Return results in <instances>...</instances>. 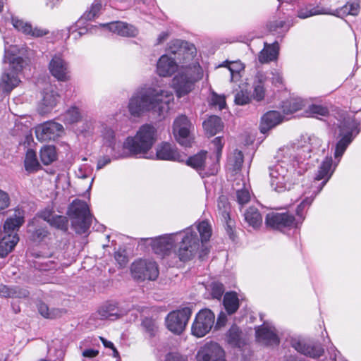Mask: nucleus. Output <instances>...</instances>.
I'll list each match as a JSON object with an SVG mask.
<instances>
[{
    "label": "nucleus",
    "instance_id": "obj_1",
    "mask_svg": "<svg viewBox=\"0 0 361 361\" xmlns=\"http://www.w3.org/2000/svg\"><path fill=\"white\" fill-rule=\"evenodd\" d=\"M173 95L169 90L145 88L135 93L129 99L128 109L133 117H140L145 112L162 116L169 109Z\"/></svg>",
    "mask_w": 361,
    "mask_h": 361
},
{
    "label": "nucleus",
    "instance_id": "obj_2",
    "mask_svg": "<svg viewBox=\"0 0 361 361\" xmlns=\"http://www.w3.org/2000/svg\"><path fill=\"white\" fill-rule=\"evenodd\" d=\"M178 240L180 239L178 248L173 252V263L178 261L185 262L192 259L200 250V244L209 240L212 235L211 226L203 221L197 226H192L183 231L176 233Z\"/></svg>",
    "mask_w": 361,
    "mask_h": 361
},
{
    "label": "nucleus",
    "instance_id": "obj_3",
    "mask_svg": "<svg viewBox=\"0 0 361 361\" xmlns=\"http://www.w3.org/2000/svg\"><path fill=\"white\" fill-rule=\"evenodd\" d=\"M322 144V140L314 135H302L293 144L279 149L277 152V157L293 161V167L296 164L300 169L298 173L302 174L309 167L310 163L307 161L313 154H316L321 151ZM322 152H324V149Z\"/></svg>",
    "mask_w": 361,
    "mask_h": 361
},
{
    "label": "nucleus",
    "instance_id": "obj_4",
    "mask_svg": "<svg viewBox=\"0 0 361 361\" xmlns=\"http://www.w3.org/2000/svg\"><path fill=\"white\" fill-rule=\"evenodd\" d=\"M157 140V129L151 124L141 126L133 137H128L122 145V152L115 154V159L145 157Z\"/></svg>",
    "mask_w": 361,
    "mask_h": 361
},
{
    "label": "nucleus",
    "instance_id": "obj_5",
    "mask_svg": "<svg viewBox=\"0 0 361 361\" xmlns=\"http://www.w3.org/2000/svg\"><path fill=\"white\" fill-rule=\"evenodd\" d=\"M5 42L4 62H8L9 69L3 73L0 80V87L3 91L9 93L20 82L18 74L23 70L25 61L20 56H16L18 48L16 46L7 47Z\"/></svg>",
    "mask_w": 361,
    "mask_h": 361
},
{
    "label": "nucleus",
    "instance_id": "obj_6",
    "mask_svg": "<svg viewBox=\"0 0 361 361\" xmlns=\"http://www.w3.org/2000/svg\"><path fill=\"white\" fill-rule=\"evenodd\" d=\"M203 76L202 68L198 64L188 66L178 72L173 79V86L178 97L190 93L195 83Z\"/></svg>",
    "mask_w": 361,
    "mask_h": 361
},
{
    "label": "nucleus",
    "instance_id": "obj_7",
    "mask_svg": "<svg viewBox=\"0 0 361 361\" xmlns=\"http://www.w3.org/2000/svg\"><path fill=\"white\" fill-rule=\"evenodd\" d=\"M188 43L180 40H173L170 42L169 53L174 55L171 57L168 54L161 56L157 64V72L160 76L167 77L176 72L178 68L177 61L183 54Z\"/></svg>",
    "mask_w": 361,
    "mask_h": 361
},
{
    "label": "nucleus",
    "instance_id": "obj_8",
    "mask_svg": "<svg viewBox=\"0 0 361 361\" xmlns=\"http://www.w3.org/2000/svg\"><path fill=\"white\" fill-rule=\"evenodd\" d=\"M275 164L269 166V176L271 178V187L276 192H281L289 190L292 183L290 171L289 170V160L279 159L276 157Z\"/></svg>",
    "mask_w": 361,
    "mask_h": 361
},
{
    "label": "nucleus",
    "instance_id": "obj_9",
    "mask_svg": "<svg viewBox=\"0 0 361 361\" xmlns=\"http://www.w3.org/2000/svg\"><path fill=\"white\" fill-rule=\"evenodd\" d=\"M72 221V226L76 233H85L90 228L92 216L87 203L82 200H74L68 210Z\"/></svg>",
    "mask_w": 361,
    "mask_h": 361
},
{
    "label": "nucleus",
    "instance_id": "obj_10",
    "mask_svg": "<svg viewBox=\"0 0 361 361\" xmlns=\"http://www.w3.org/2000/svg\"><path fill=\"white\" fill-rule=\"evenodd\" d=\"M358 123L356 121L350 117H347L343 119L339 126L341 139L338 141L336 145L334 157L336 159H340L348 145L353 140V134L356 132L359 133L357 130Z\"/></svg>",
    "mask_w": 361,
    "mask_h": 361
},
{
    "label": "nucleus",
    "instance_id": "obj_11",
    "mask_svg": "<svg viewBox=\"0 0 361 361\" xmlns=\"http://www.w3.org/2000/svg\"><path fill=\"white\" fill-rule=\"evenodd\" d=\"M130 271L135 280L143 281H154L159 276V269L155 262L139 259L134 262L130 267Z\"/></svg>",
    "mask_w": 361,
    "mask_h": 361
},
{
    "label": "nucleus",
    "instance_id": "obj_12",
    "mask_svg": "<svg viewBox=\"0 0 361 361\" xmlns=\"http://www.w3.org/2000/svg\"><path fill=\"white\" fill-rule=\"evenodd\" d=\"M193 126L185 115L178 116L173 123V134L176 140L182 146H190Z\"/></svg>",
    "mask_w": 361,
    "mask_h": 361
},
{
    "label": "nucleus",
    "instance_id": "obj_13",
    "mask_svg": "<svg viewBox=\"0 0 361 361\" xmlns=\"http://www.w3.org/2000/svg\"><path fill=\"white\" fill-rule=\"evenodd\" d=\"M176 233L160 235L150 239V245L154 252L160 257H170L173 261L175 243L178 241Z\"/></svg>",
    "mask_w": 361,
    "mask_h": 361
},
{
    "label": "nucleus",
    "instance_id": "obj_14",
    "mask_svg": "<svg viewBox=\"0 0 361 361\" xmlns=\"http://www.w3.org/2000/svg\"><path fill=\"white\" fill-rule=\"evenodd\" d=\"M191 314L192 309L189 307L171 312L166 317L167 329L173 334H180L185 330Z\"/></svg>",
    "mask_w": 361,
    "mask_h": 361
},
{
    "label": "nucleus",
    "instance_id": "obj_15",
    "mask_svg": "<svg viewBox=\"0 0 361 361\" xmlns=\"http://www.w3.org/2000/svg\"><path fill=\"white\" fill-rule=\"evenodd\" d=\"M186 164L197 171L202 177L214 175L218 171L217 161L208 159L207 152H201L190 157L187 159Z\"/></svg>",
    "mask_w": 361,
    "mask_h": 361
},
{
    "label": "nucleus",
    "instance_id": "obj_16",
    "mask_svg": "<svg viewBox=\"0 0 361 361\" xmlns=\"http://www.w3.org/2000/svg\"><path fill=\"white\" fill-rule=\"evenodd\" d=\"M215 315L209 309L200 310L196 315L192 326V333L197 337L205 336L214 324Z\"/></svg>",
    "mask_w": 361,
    "mask_h": 361
},
{
    "label": "nucleus",
    "instance_id": "obj_17",
    "mask_svg": "<svg viewBox=\"0 0 361 361\" xmlns=\"http://www.w3.org/2000/svg\"><path fill=\"white\" fill-rule=\"evenodd\" d=\"M265 222L267 226L279 231L296 227L298 224L295 216L288 212L269 213L266 216Z\"/></svg>",
    "mask_w": 361,
    "mask_h": 361
},
{
    "label": "nucleus",
    "instance_id": "obj_18",
    "mask_svg": "<svg viewBox=\"0 0 361 361\" xmlns=\"http://www.w3.org/2000/svg\"><path fill=\"white\" fill-rule=\"evenodd\" d=\"M63 130V127L61 124L49 121L38 126L36 128L35 133L39 140L46 142L54 140L61 135Z\"/></svg>",
    "mask_w": 361,
    "mask_h": 361
},
{
    "label": "nucleus",
    "instance_id": "obj_19",
    "mask_svg": "<svg viewBox=\"0 0 361 361\" xmlns=\"http://www.w3.org/2000/svg\"><path fill=\"white\" fill-rule=\"evenodd\" d=\"M291 345L298 353L314 359L321 357L324 353V348L319 342H306L304 340L293 339Z\"/></svg>",
    "mask_w": 361,
    "mask_h": 361
},
{
    "label": "nucleus",
    "instance_id": "obj_20",
    "mask_svg": "<svg viewBox=\"0 0 361 361\" xmlns=\"http://www.w3.org/2000/svg\"><path fill=\"white\" fill-rule=\"evenodd\" d=\"M197 361H226L224 351L216 343L205 344L197 353Z\"/></svg>",
    "mask_w": 361,
    "mask_h": 361
},
{
    "label": "nucleus",
    "instance_id": "obj_21",
    "mask_svg": "<svg viewBox=\"0 0 361 361\" xmlns=\"http://www.w3.org/2000/svg\"><path fill=\"white\" fill-rule=\"evenodd\" d=\"M338 163H336L333 165V159L331 157H327L324 159V160L322 162L319 166L317 173L315 175L314 180H322L319 190L317 193H315L314 196L319 193L323 187L326 184L329 180L331 178L333 175L335 169L337 166Z\"/></svg>",
    "mask_w": 361,
    "mask_h": 361
},
{
    "label": "nucleus",
    "instance_id": "obj_22",
    "mask_svg": "<svg viewBox=\"0 0 361 361\" xmlns=\"http://www.w3.org/2000/svg\"><path fill=\"white\" fill-rule=\"evenodd\" d=\"M49 69L51 75L60 81H67L69 79L68 64L61 56L55 55L51 60Z\"/></svg>",
    "mask_w": 361,
    "mask_h": 361
},
{
    "label": "nucleus",
    "instance_id": "obj_23",
    "mask_svg": "<svg viewBox=\"0 0 361 361\" xmlns=\"http://www.w3.org/2000/svg\"><path fill=\"white\" fill-rule=\"evenodd\" d=\"M256 338L266 345H278L280 342L275 328L265 323L256 329Z\"/></svg>",
    "mask_w": 361,
    "mask_h": 361
},
{
    "label": "nucleus",
    "instance_id": "obj_24",
    "mask_svg": "<svg viewBox=\"0 0 361 361\" xmlns=\"http://www.w3.org/2000/svg\"><path fill=\"white\" fill-rule=\"evenodd\" d=\"M25 223V211L17 207L13 210V214L4 222V231L6 234H17L16 231Z\"/></svg>",
    "mask_w": 361,
    "mask_h": 361
},
{
    "label": "nucleus",
    "instance_id": "obj_25",
    "mask_svg": "<svg viewBox=\"0 0 361 361\" xmlns=\"http://www.w3.org/2000/svg\"><path fill=\"white\" fill-rule=\"evenodd\" d=\"M156 156L161 160L184 161V155L180 154L176 147L169 142H164L157 147Z\"/></svg>",
    "mask_w": 361,
    "mask_h": 361
},
{
    "label": "nucleus",
    "instance_id": "obj_26",
    "mask_svg": "<svg viewBox=\"0 0 361 361\" xmlns=\"http://www.w3.org/2000/svg\"><path fill=\"white\" fill-rule=\"evenodd\" d=\"M12 24L17 30L34 37H41L49 32L47 29L38 27H32L31 24L17 18H12Z\"/></svg>",
    "mask_w": 361,
    "mask_h": 361
},
{
    "label": "nucleus",
    "instance_id": "obj_27",
    "mask_svg": "<svg viewBox=\"0 0 361 361\" xmlns=\"http://www.w3.org/2000/svg\"><path fill=\"white\" fill-rule=\"evenodd\" d=\"M283 121V116L277 111H269L264 114L260 121L259 130L264 134L271 129L280 124Z\"/></svg>",
    "mask_w": 361,
    "mask_h": 361
},
{
    "label": "nucleus",
    "instance_id": "obj_28",
    "mask_svg": "<svg viewBox=\"0 0 361 361\" xmlns=\"http://www.w3.org/2000/svg\"><path fill=\"white\" fill-rule=\"evenodd\" d=\"M102 26L123 37H135L137 34V30L133 25L121 21L104 24Z\"/></svg>",
    "mask_w": 361,
    "mask_h": 361
},
{
    "label": "nucleus",
    "instance_id": "obj_29",
    "mask_svg": "<svg viewBox=\"0 0 361 361\" xmlns=\"http://www.w3.org/2000/svg\"><path fill=\"white\" fill-rule=\"evenodd\" d=\"M226 341L232 347L241 348L245 344L244 334L235 324L231 326L226 334Z\"/></svg>",
    "mask_w": 361,
    "mask_h": 361
},
{
    "label": "nucleus",
    "instance_id": "obj_30",
    "mask_svg": "<svg viewBox=\"0 0 361 361\" xmlns=\"http://www.w3.org/2000/svg\"><path fill=\"white\" fill-rule=\"evenodd\" d=\"M59 98V94L57 92L48 90L44 91L43 99L38 107L39 114H44L49 112L56 105Z\"/></svg>",
    "mask_w": 361,
    "mask_h": 361
},
{
    "label": "nucleus",
    "instance_id": "obj_31",
    "mask_svg": "<svg viewBox=\"0 0 361 361\" xmlns=\"http://www.w3.org/2000/svg\"><path fill=\"white\" fill-rule=\"evenodd\" d=\"M218 213L222 220L226 224V230L229 233L232 230L231 221L230 218L231 206L226 196L221 195L217 202Z\"/></svg>",
    "mask_w": 361,
    "mask_h": 361
},
{
    "label": "nucleus",
    "instance_id": "obj_32",
    "mask_svg": "<svg viewBox=\"0 0 361 361\" xmlns=\"http://www.w3.org/2000/svg\"><path fill=\"white\" fill-rule=\"evenodd\" d=\"M279 46L278 42L271 44H264V48L259 54V61L261 63H267L276 61L279 56Z\"/></svg>",
    "mask_w": 361,
    "mask_h": 361
},
{
    "label": "nucleus",
    "instance_id": "obj_33",
    "mask_svg": "<svg viewBox=\"0 0 361 361\" xmlns=\"http://www.w3.org/2000/svg\"><path fill=\"white\" fill-rule=\"evenodd\" d=\"M18 241V234L4 233L0 239V257L7 256L13 250Z\"/></svg>",
    "mask_w": 361,
    "mask_h": 361
},
{
    "label": "nucleus",
    "instance_id": "obj_34",
    "mask_svg": "<svg viewBox=\"0 0 361 361\" xmlns=\"http://www.w3.org/2000/svg\"><path fill=\"white\" fill-rule=\"evenodd\" d=\"M267 78L266 75L261 71H258L255 76L253 82V98L257 102H260L264 99V83L267 81Z\"/></svg>",
    "mask_w": 361,
    "mask_h": 361
},
{
    "label": "nucleus",
    "instance_id": "obj_35",
    "mask_svg": "<svg viewBox=\"0 0 361 361\" xmlns=\"http://www.w3.org/2000/svg\"><path fill=\"white\" fill-rule=\"evenodd\" d=\"M29 294L30 293L27 289L20 286H0V295L5 298L22 299L27 298Z\"/></svg>",
    "mask_w": 361,
    "mask_h": 361
},
{
    "label": "nucleus",
    "instance_id": "obj_36",
    "mask_svg": "<svg viewBox=\"0 0 361 361\" xmlns=\"http://www.w3.org/2000/svg\"><path fill=\"white\" fill-rule=\"evenodd\" d=\"M104 3H105L104 0H94L90 8L83 13L77 22L76 26L78 27L79 24H83L85 21L94 20L95 18L99 16Z\"/></svg>",
    "mask_w": 361,
    "mask_h": 361
},
{
    "label": "nucleus",
    "instance_id": "obj_37",
    "mask_svg": "<svg viewBox=\"0 0 361 361\" xmlns=\"http://www.w3.org/2000/svg\"><path fill=\"white\" fill-rule=\"evenodd\" d=\"M102 133L104 144L111 149V154L115 158V154L122 152V150L117 149L118 145L114 131L111 128L106 127Z\"/></svg>",
    "mask_w": 361,
    "mask_h": 361
},
{
    "label": "nucleus",
    "instance_id": "obj_38",
    "mask_svg": "<svg viewBox=\"0 0 361 361\" xmlns=\"http://www.w3.org/2000/svg\"><path fill=\"white\" fill-rule=\"evenodd\" d=\"M203 128L209 136H213L223 128L221 119L217 116H212L203 122Z\"/></svg>",
    "mask_w": 361,
    "mask_h": 361
},
{
    "label": "nucleus",
    "instance_id": "obj_39",
    "mask_svg": "<svg viewBox=\"0 0 361 361\" xmlns=\"http://www.w3.org/2000/svg\"><path fill=\"white\" fill-rule=\"evenodd\" d=\"M360 4L357 2H348L345 5L340 8L331 12V15L337 16L339 17L346 16L348 15L357 16L360 12Z\"/></svg>",
    "mask_w": 361,
    "mask_h": 361
},
{
    "label": "nucleus",
    "instance_id": "obj_40",
    "mask_svg": "<svg viewBox=\"0 0 361 361\" xmlns=\"http://www.w3.org/2000/svg\"><path fill=\"white\" fill-rule=\"evenodd\" d=\"M223 303L228 314L235 313L239 307V299L234 292H228L224 295Z\"/></svg>",
    "mask_w": 361,
    "mask_h": 361
},
{
    "label": "nucleus",
    "instance_id": "obj_41",
    "mask_svg": "<svg viewBox=\"0 0 361 361\" xmlns=\"http://www.w3.org/2000/svg\"><path fill=\"white\" fill-rule=\"evenodd\" d=\"M97 316L100 319L115 320L118 318L119 314L117 307L114 304L102 306L97 311Z\"/></svg>",
    "mask_w": 361,
    "mask_h": 361
},
{
    "label": "nucleus",
    "instance_id": "obj_42",
    "mask_svg": "<svg viewBox=\"0 0 361 361\" xmlns=\"http://www.w3.org/2000/svg\"><path fill=\"white\" fill-rule=\"evenodd\" d=\"M245 219L248 224L256 228L261 226L262 223V217L259 210L253 207H249L245 212Z\"/></svg>",
    "mask_w": 361,
    "mask_h": 361
},
{
    "label": "nucleus",
    "instance_id": "obj_43",
    "mask_svg": "<svg viewBox=\"0 0 361 361\" xmlns=\"http://www.w3.org/2000/svg\"><path fill=\"white\" fill-rule=\"evenodd\" d=\"M25 170L29 173L37 171L39 168V164L37 161L36 153L34 150L29 149L25 154L24 161Z\"/></svg>",
    "mask_w": 361,
    "mask_h": 361
},
{
    "label": "nucleus",
    "instance_id": "obj_44",
    "mask_svg": "<svg viewBox=\"0 0 361 361\" xmlns=\"http://www.w3.org/2000/svg\"><path fill=\"white\" fill-rule=\"evenodd\" d=\"M40 159L44 165H49L56 159V148L54 146H45L40 150Z\"/></svg>",
    "mask_w": 361,
    "mask_h": 361
},
{
    "label": "nucleus",
    "instance_id": "obj_45",
    "mask_svg": "<svg viewBox=\"0 0 361 361\" xmlns=\"http://www.w3.org/2000/svg\"><path fill=\"white\" fill-rule=\"evenodd\" d=\"M62 120L68 124L78 122L81 118V114L78 108L71 106L62 116Z\"/></svg>",
    "mask_w": 361,
    "mask_h": 361
},
{
    "label": "nucleus",
    "instance_id": "obj_46",
    "mask_svg": "<svg viewBox=\"0 0 361 361\" xmlns=\"http://www.w3.org/2000/svg\"><path fill=\"white\" fill-rule=\"evenodd\" d=\"M306 112L311 117L320 118L321 116H327L329 114L327 107L322 105L312 104L309 106Z\"/></svg>",
    "mask_w": 361,
    "mask_h": 361
},
{
    "label": "nucleus",
    "instance_id": "obj_47",
    "mask_svg": "<svg viewBox=\"0 0 361 361\" xmlns=\"http://www.w3.org/2000/svg\"><path fill=\"white\" fill-rule=\"evenodd\" d=\"M243 163V154L241 151L235 150L228 159V164L234 171H240Z\"/></svg>",
    "mask_w": 361,
    "mask_h": 361
},
{
    "label": "nucleus",
    "instance_id": "obj_48",
    "mask_svg": "<svg viewBox=\"0 0 361 361\" xmlns=\"http://www.w3.org/2000/svg\"><path fill=\"white\" fill-rule=\"evenodd\" d=\"M49 224L63 231H66L68 228V220L63 216L55 215Z\"/></svg>",
    "mask_w": 361,
    "mask_h": 361
},
{
    "label": "nucleus",
    "instance_id": "obj_49",
    "mask_svg": "<svg viewBox=\"0 0 361 361\" xmlns=\"http://www.w3.org/2000/svg\"><path fill=\"white\" fill-rule=\"evenodd\" d=\"M329 13H330V11L326 10V9H325V8L319 9L318 8H312L310 10H308V9H300L298 11V16L300 18L305 19V18H307L308 17H310V16H315V15L329 14Z\"/></svg>",
    "mask_w": 361,
    "mask_h": 361
},
{
    "label": "nucleus",
    "instance_id": "obj_50",
    "mask_svg": "<svg viewBox=\"0 0 361 361\" xmlns=\"http://www.w3.org/2000/svg\"><path fill=\"white\" fill-rule=\"evenodd\" d=\"M39 313L47 319H54L58 315V311L55 310H50L47 304L39 302L37 304Z\"/></svg>",
    "mask_w": 361,
    "mask_h": 361
},
{
    "label": "nucleus",
    "instance_id": "obj_51",
    "mask_svg": "<svg viewBox=\"0 0 361 361\" xmlns=\"http://www.w3.org/2000/svg\"><path fill=\"white\" fill-rule=\"evenodd\" d=\"M209 104L214 106H218L219 110H222L226 106V98L224 95H220L214 92H212Z\"/></svg>",
    "mask_w": 361,
    "mask_h": 361
},
{
    "label": "nucleus",
    "instance_id": "obj_52",
    "mask_svg": "<svg viewBox=\"0 0 361 361\" xmlns=\"http://www.w3.org/2000/svg\"><path fill=\"white\" fill-rule=\"evenodd\" d=\"M234 102L238 105H245L250 102V97L247 90H240L235 95Z\"/></svg>",
    "mask_w": 361,
    "mask_h": 361
},
{
    "label": "nucleus",
    "instance_id": "obj_53",
    "mask_svg": "<svg viewBox=\"0 0 361 361\" xmlns=\"http://www.w3.org/2000/svg\"><path fill=\"white\" fill-rule=\"evenodd\" d=\"M224 293V285L219 282H214L211 284V294L213 298L221 300Z\"/></svg>",
    "mask_w": 361,
    "mask_h": 361
},
{
    "label": "nucleus",
    "instance_id": "obj_54",
    "mask_svg": "<svg viewBox=\"0 0 361 361\" xmlns=\"http://www.w3.org/2000/svg\"><path fill=\"white\" fill-rule=\"evenodd\" d=\"M228 70L231 72V80L238 76L241 71L244 69V65L240 61H232L229 62L228 66Z\"/></svg>",
    "mask_w": 361,
    "mask_h": 361
},
{
    "label": "nucleus",
    "instance_id": "obj_55",
    "mask_svg": "<svg viewBox=\"0 0 361 361\" xmlns=\"http://www.w3.org/2000/svg\"><path fill=\"white\" fill-rule=\"evenodd\" d=\"M142 326L150 336L154 335L157 329L155 322L150 318L144 319L142 322Z\"/></svg>",
    "mask_w": 361,
    "mask_h": 361
},
{
    "label": "nucleus",
    "instance_id": "obj_56",
    "mask_svg": "<svg viewBox=\"0 0 361 361\" xmlns=\"http://www.w3.org/2000/svg\"><path fill=\"white\" fill-rule=\"evenodd\" d=\"M48 233L49 232L46 228L39 226L33 231L31 238L34 241L40 242L47 236Z\"/></svg>",
    "mask_w": 361,
    "mask_h": 361
},
{
    "label": "nucleus",
    "instance_id": "obj_57",
    "mask_svg": "<svg viewBox=\"0 0 361 361\" xmlns=\"http://www.w3.org/2000/svg\"><path fill=\"white\" fill-rule=\"evenodd\" d=\"M250 199V195L247 189H240L236 191V200L240 205L247 204Z\"/></svg>",
    "mask_w": 361,
    "mask_h": 361
},
{
    "label": "nucleus",
    "instance_id": "obj_58",
    "mask_svg": "<svg viewBox=\"0 0 361 361\" xmlns=\"http://www.w3.org/2000/svg\"><path fill=\"white\" fill-rule=\"evenodd\" d=\"M314 196L307 197L298 206L296 209V214L300 217V220L304 219L303 211L307 207H309L313 202Z\"/></svg>",
    "mask_w": 361,
    "mask_h": 361
},
{
    "label": "nucleus",
    "instance_id": "obj_59",
    "mask_svg": "<svg viewBox=\"0 0 361 361\" xmlns=\"http://www.w3.org/2000/svg\"><path fill=\"white\" fill-rule=\"evenodd\" d=\"M11 204L10 195L6 191L0 189V213L6 209Z\"/></svg>",
    "mask_w": 361,
    "mask_h": 361
},
{
    "label": "nucleus",
    "instance_id": "obj_60",
    "mask_svg": "<svg viewBox=\"0 0 361 361\" xmlns=\"http://www.w3.org/2000/svg\"><path fill=\"white\" fill-rule=\"evenodd\" d=\"M212 144L216 150V161H218V159L221 154V151L224 146L222 138L221 137H215L212 141Z\"/></svg>",
    "mask_w": 361,
    "mask_h": 361
},
{
    "label": "nucleus",
    "instance_id": "obj_61",
    "mask_svg": "<svg viewBox=\"0 0 361 361\" xmlns=\"http://www.w3.org/2000/svg\"><path fill=\"white\" fill-rule=\"evenodd\" d=\"M53 213L54 212L51 209L46 208L44 210L41 211L39 213L38 216L41 219H42L43 220L46 221L49 224L52 220V218H54V216H55L53 214Z\"/></svg>",
    "mask_w": 361,
    "mask_h": 361
},
{
    "label": "nucleus",
    "instance_id": "obj_62",
    "mask_svg": "<svg viewBox=\"0 0 361 361\" xmlns=\"http://www.w3.org/2000/svg\"><path fill=\"white\" fill-rule=\"evenodd\" d=\"M272 75L271 77V82L276 85H281L283 82V77L281 72L279 70H274L271 72Z\"/></svg>",
    "mask_w": 361,
    "mask_h": 361
},
{
    "label": "nucleus",
    "instance_id": "obj_63",
    "mask_svg": "<svg viewBox=\"0 0 361 361\" xmlns=\"http://www.w3.org/2000/svg\"><path fill=\"white\" fill-rule=\"evenodd\" d=\"M290 109L288 110L290 113H293L301 109L303 106V102L301 100L294 99L289 102Z\"/></svg>",
    "mask_w": 361,
    "mask_h": 361
},
{
    "label": "nucleus",
    "instance_id": "obj_64",
    "mask_svg": "<svg viewBox=\"0 0 361 361\" xmlns=\"http://www.w3.org/2000/svg\"><path fill=\"white\" fill-rule=\"evenodd\" d=\"M165 361H187V358L177 353H170L166 355Z\"/></svg>",
    "mask_w": 361,
    "mask_h": 361
}]
</instances>
